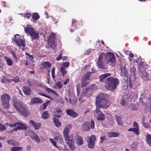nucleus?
Listing matches in <instances>:
<instances>
[{"mask_svg":"<svg viewBox=\"0 0 151 151\" xmlns=\"http://www.w3.org/2000/svg\"><path fill=\"white\" fill-rule=\"evenodd\" d=\"M71 127V126L70 124H68L65 127L63 132L64 137H67L69 135L68 134L70 132Z\"/></svg>","mask_w":151,"mask_h":151,"instance_id":"15","label":"nucleus"},{"mask_svg":"<svg viewBox=\"0 0 151 151\" xmlns=\"http://www.w3.org/2000/svg\"><path fill=\"white\" fill-rule=\"evenodd\" d=\"M57 138H58V141H59V142L60 143H62L63 140V138L62 137H57Z\"/></svg>","mask_w":151,"mask_h":151,"instance_id":"57","label":"nucleus"},{"mask_svg":"<svg viewBox=\"0 0 151 151\" xmlns=\"http://www.w3.org/2000/svg\"><path fill=\"white\" fill-rule=\"evenodd\" d=\"M92 69L94 70L93 68H92ZM94 72L95 71L93 70L92 72H90L89 73H87L84 76L82 80V86H85L89 83L90 80L89 78L90 76L92 75Z\"/></svg>","mask_w":151,"mask_h":151,"instance_id":"10","label":"nucleus"},{"mask_svg":"<svg viewBox=\"0 0 151 151\" xmlns=\"http://www.w3.org/2000/svg\"><path fill=\"white\" fill-rule=\"evenodd\" d=\"M66 113L69 116L73 117H76L78 116V114L74 112L71 109H67L66 110Z\"/></svg>","mask_w":151,"mask_h":151,"instance_id":"18","label":"nucleus"},{"mask_svg":"<svg viewBox=\"0 0 151 151\" xmlns=\"http://www.w3.org/2000/svg\"><path fill=\"white\" fill-rule=\"evenodd\" d=\"M146 139L148 144L151 146V135H147L146 137Z\"/></svg>","mask_w":151,"mask_h":151,"instance_id":"35","label":"nucleus"},{"mask_svg":"<svg viewBox=\"0 0 151 151\" xmlns=\"http://www.w3.org/2000/svg\"><path fill=\"white\" fill-rule=\"evenodd\" d=\"M30 137L32 139L34 140L37 143H39L40 139L39 136L34 132H32L30 135Z\"/></svg>","mask_w":151,"mask_h":151,"instance_id":"16","label":"nucleus"},{"mask_svg":"<svg viewBox=\"0 0 151 151\" xmlns=\"http://www.w3.org/2000/svg\"><path fill=\"white\" fill-rule=\"evenodd\" d=\"M107 135L109 137H118L119 134L116 132H108L107 133Z\"/></svg>","mask_w":151,"mask_h":151,"instance_id":"21","label":"nucleus"},{"mask_svg":"<svg viewBox=\"0 0 151 151\" xmlns=\"http://www.w3.org/2000/svg\"><path fill=\"white\" fill-rule=\"evenodd\" d=\"M18 125H19L21 129H27V126L20 122H18Z\"/></svg>","mask_w":151,"mask_h":151,"instance_id":"42","label":"nucleus"},{"mask_svg":"<svg viewBox=\"0 0 151 151\" xmlns=\"http://www.w3.org/2000/svg\"><path fill=\"white\" fill-rule=\"evenodd\" d=\"M12 40L19 47L22 46L24 47L25 46L24 40L23 36L19 34H16L14 35Z\"/></svg>","mask_w":151,"mask_h":151,"instance_id":"6","label":"nucleus"},{"mask_svg":"<svg viewBox=\"0 0 151 151\" xmlns=\"http://www.w3.org/2000/svg\"><path fill=\"white\" fill-rule=\"evenodd\" d=\"M133 126L135 128L139 129L138 124L136 122H134Z\"/></svg>","mask_w":151,"mask_h":151,"instance_id":"55","label":"nucleus"},{"mask_svg":"<svg viewBox=\"0 0 151 151\" xmlns=\"http://www.w3.org/2000/svg\"><path fill=\"white\" fill-rule=\"evenodd\" d=\"M49 140L55 147H56L58 148V147L56 145V141L57 142H58V139L57 137H55L54 138V139L50 138Z\"/></svg>","mask_w":151,"mask_h":151,"instance_id":"27","label":"nucleus"},{"mask_svg":"<svg viewBox=\"0 0 151 151\" xmlns=\"http://www.w3.org/2000/svg\"><path fill=\"white\" fill-rule=\"evenodd\" d=\"M131 73L133 75H134L135 74V68L132 67L130 69Z\"/></svg>","mask_w":151,"mask_h":151,"instance_id":"54","label":"nucleus"},{"mask_svg":"<svg viewBox=\"0 0 151 151\" xmlns=\"http://www.w3.org/2000/svg\"><path fill=\"white\" fill-rule=\"evenodd\" d=\"M90 127V129H93L95 127V123L93 119H91V122H90L89 127Z\"/></svg>","mask_w":151,"mask_h":151,"instance_id":"41","label":"nucleus"},{"mask_svg":"<svg viewBox=\"0 0 151 151\" xmlns=\"http://www.w3.org/2000/svg\"><path fill=\"white\" fill-rule=\"evenodd\" d=\"M105 139V137H101L100 138L101 141H100V142L102 143Z\"/></svg>","mask_w":151,"mask_h":151,"instance_id":"63","label":"nucleus"},{"mask_svg":"<svg viewBox=\"0 0 151 151\" xmlns=\"http://www.w3.org/2000/svg\"><path fill=\"white\" fill-rule=\"evenodd\" d=\"M9 125L11 127H15L16 126L18 125V122H15L13 124H10Z\"/></svg>","mask_w":151,"mask_h":151,"instance_id":"53","label":"nucleus"},{"mask_svg":"<svg viewBox=\"0 0 151 151\" xmlns=\"http://www.w3.org/2000/svg\"><path fill=\"white\" fill-rule=\"evenodd\" d=\"M97 119L98 120H104L105 119V116L103 113H100V114L98 115Z\"/></svg>","mask_w":151,"mask_h":151,"instance_id":"32","label":"nucleus"},{"mask_svg":"<svg viewBox=\"0 0 151 151\" xmlns=\"http://www.w3.org/2000/svg\"><path fill=\"white\" fill-rule=\"evenodd\" d=\"M4 58L6 62L7 65L8 66H10L12 65L13 62L9 58L6 56H5L4 57Z\"/></svg>","mask_w":151,"mask_h":151,"instance_id":"30","label":"nucleus"},{"mask_svg":"<svg viewBox=\"0 0 151 151\" xmlns=\"http://www.w3.org/2000/svg\"><path fill=\"white\" fill-rule=\"evenodd\" d=\"M106 95L103 93H100L96 99V105L97 107L106 109L109 106V101L106 99Z\"/></svg>","mask_w":151,"mask_h":151,"instance_id":"2","label":"nucleus"},{"mask_svg":"<svg viewBox=\"0 0 151 151\" xmlns=\"http://www.w3.org/2000/svg\"><path fill=\"white\" fill-rule=\"evenodd\" d=\"M29 124L31 127H33L35 129H39L41 126V124L40 123H36L32 120L29 121Z\"/></svg>","mask_w":151,"mask_h":151,"instance_id":"14","label":"nucleus"},{"mask_svg":"<svg viewBox=\"0 0 151 151\" xmlns=\"http://www.w3.org/2000/svg\"><path fill=\"white\" fill-rule=\"evenodd\" d=\"M137 64L138 65V69L139 75H144V77H145V78H146L147 75L145 71V67L146 65L145 63L139 61H138Z\"/></svg>","mask_w":151,"mask_h":151,"instance_id":"9","label":"nucleus"},{"mask_svg":"<svg viewBox=\"0 0 151 151\" xmlns=\"http://www.w3.org/2000/svg\"><path fill=\"white\" fill-rule=\"evenodd\" d=\"M45 91L48 93H52L56 96H58V94L53 90L46 87H45Z\"/></svg>","mask_w":151,"mask_h":151,"instance_id":"26","label":"nucleus"},{"mask_svg":"<svg viewBox=\"0 0 151 151\" xmlns=\"http://www.w3.org/2000/svg\"><path fill=\"white\" fill-rule=\"evenodd\" d=\"M68 98L67 97H65V100L67 102L70 103L72 105H74L77 102V100L76 99L71 101L70 97V95L68 96Z\"/></svg>","mask_w":151,"mask_h":151,"instance_id":"28","label":"nucleus"},{"mask_svg":"<svg viewBox=\"0 0 151 151\" xmlns=\"http://www.w3.org/2000/svg\"><path fill=\"white\" fill-rule=\"evenodd\" d=\"M25 55L27 56V57H28L29 58L30 60H31L32 62H33V57L32 55L28 53H26Z\"/></svg>","mask_w":151,"mask_h":151,"instance_id":"48","label":"nucleus"},{"mask_svg":"<svg viewBox=\"0 0 151 151\" xmlns=\"http://www.w3.org/2000/svg\"><path fill=\"white\" fill-rule=\"evenodd\" d=\"M12 54L13 57L15 59H17V58L16 56V54L14 52H12Z\"/></svg>","mask_w":151,"mask_h":151,"instance_id":"61","label":"nucleus"},{"mask_svg":"<svg viewBox=\"0 0 151 151\" xmlns=\"http://www.w3.org/2000/svg\"><path fill=\"white\" fill-rule=\"evenodd\" d=\"M51 17L53 21L55 22V24H56L58 22L59 18L58 17L56 16L54 17L51 16Z\"/></svg>","mask_w":151,"mask_h":151,"instance_id":"40","label":"nucleus"},{"mask_svg":"<svg viewBox=\"0 0 151 151\" xmlns=\"http://www.w3.org/2000/svg\"><path fill=\"white\" fill-rule=\"evenodd\" d=\"M60 71L61 73L63 76L65 75L67 73V71L65 69V68L61 67L60 69Z\"/></svg>","mask_w":151,"mask_h":151,"instance_id":"43","label":"nucleus"},{"mask_svg":"<svg viewBox=\"0 0 151 151\" xmlns=\"http://www.w3.org/2000/svg\"><path fill=\"white\" fill-rule=\"evenodd\" d=\"M119 84V82L118 78L109 77L106 79L105 86L107 90L112 91L115 89Z\"/></svg>","mask_w":151,"mask_h":151,"instance_id":"1","label":"nucleus"},{"mask_svg":"<svg viewBox=\"0 0 151 151\" xmlns=\"http://www.w3.org/2000/svg\"><path fill=\"white\" fill-rule=\"evenodd\" d=\"M76 143L78 145H81L83 144V139L82 137H78L76 139Z\"/></svg>","mask_w":151,"mask_h":151,"instance_id":"29","label":"nucleus"},{"mask_svg":"<svg viewBox=\"0 0 151 151\" xmlns=\"http://www.w3.org/2000/svg\"><path fill=\"white\" fill-rule=\"evenodd\" d=\"M106 54L102 53L99 56L98 60L96 62V66L99 68L102 69L105 68L106 65Z\"/></svg>","mask_w":151,"mask_h":151,"instance_id":"3","label":"nucleus"},{"mask_svg":"<svg viewBox=\"0 0 151 151\" xmlns=\"http://www.w3.org/2000/svg\"><path fill=\"white\" fill-rule=\"evenodd\" d=\"M129 59L131 60V58H132L134 57V55L132 54V53H130L129 55Z\"/></svg>","mask_w":151,"mask_h":151,"instance_id":"62","label":"nucleus"},{"mask_svg":"<svg viewBox=\"0 0 151 151\" xmlns=\"http://www.w3.org/2000/svg\"><path fill=\"white\" fill-rule=\"evenodd\" d=\"M69 65V62H65L63 63L61 67L65 68L68 67Z\"/></svg>","mask_w":151,"mask_h":151,"instance_id":"44","label":"nucleus"},{"mask_svg":"<svg viewBox=\"0 0 151 151\" xmlns=\"http://www.w3.org/2000/svg\"><path fill=\"white\" fill-rule=\"evenodd\" d=\"M121 104L122 105L124 106H126L127 104L125 102V100H123L121 102Z\"/></svg>","mask_w":151,"mask_h":151,"instance_id":"59","label":"nucleus"},{"mask_svg":"<svg viewBox=\"0 0 151 151\" xmlns=\"http://www.w3.org/2000/svg\"><path fill=\"white\" fill-rule=\"evenodd\" d=\"M72 25L75 27H77V21L76 19H74L72 21Z\"/></svg>","mask_w":151,"mask_h":151,"instance_id":"46","label":"nucleus"},{"mask_svg":"<svg viewBox=\"0 0 151 151\" xmlns=\"http://www.w3.org/2000/svg\"><path fill=\"white\" fill-rule=\"evenodd\" d=\"M51 66V64L49 62L45 61L43 62L41 65L40 68L42 69L50 68Z\"/></svg>","mask_w":151,"mask_h":151,"instance_id":"17","label":"nucleus"},{"mask_svg":"<svg viewBox=\"0 0 151 151\" xmlns=\"http://www.w3.org/2000/svg\"><path fill=\"white\" fill-rule=\"evenodd\" d=\"M96 105V111L95 112H96V113H98V114H100V113H102L100 110V108L101 107H97V105Z\"/></svg>","mask_w":151,"mask_h":151,"instance_id":"52","label":"nucleus"},{"mask_svg":"<svg viewBox=\"0 0 151 151\" xmlns=\"http://www.w3.org/2000/svg\"><path fill=\"white\" fill-rule=\"evenodd\" d=\"M50 102V101H47L45 103H44L43 105L41 106V108L42 109L44 110L47 107V105Z\"/></svg>","mask_w":151,"mask_h":151,"instance_id":"39","label":"nucleus"},{"mask_svg":"<svg viewBox=\"0 0 151 151\" xmlns=\"http://www.w3.org/2000/svg\"><path fill=\"white\" fill-rule=\"evenodd\" d=\"M10 150L11 151H20L22 149L21 147H13L11 148Z\"/></svg>","mask_w":151,"mask_h":151,"instance_id":"36","label":"nucleus"},{"mask_svg":"<svg viewBox=\"0 0 151 151\" xmlns=\"http://www.w3.org/2000/svg\"><path fill=\"white\" fill-rule=\"evenodd\" d=\"M6 128L4 126L0 123V131H3Z\"/></svg>","mask_w":151,"mask_h":151,"instance_id":"49","label":"nucleus"},{"mask_svg":"<svg viewBox=\"0 0 151 151\" xmlns=\"http://www.w3.org/2000/svg\"><path fill=\"white\" fill-rule=\"evenodd\" d=\"M55 87L58 88H60L62 87V85L60 81L57 82L55 84Z\"/></svg>","mask_w":151,"mask_h":151,"instance_id":"45","label":"nucleus"},{"mask_svg":"<svg viewBox=\"0 0 151 151\" xmlns=\"http://www.w3.org/2000/svg\"><path fill=\"white\" fill-rule=\"evenodd\" d=\"M56 112L58 114L59 113L61 115H63V114L62 113V110L60 109H57L56 110Z\"/></svg>","mask_w":151,"mask_h":151,"instance_id":"60","label":"nucleus"},{"mask_svg":"<svg viewBox=\"0 0 151 151\" xmlns=\"http://www.w3.org/2000/svg\"><path fill=\"white\" fill-rule=\"evenodd\" d=\"M111 75L109 73H106L101 75L99 76V80L101 81H102L105 80L106 78Z\"/></svg>","mask_w":151,"mask_h":151,"instance_id":"22","label":"nucleus"},{"mask_svg":"<svg viewBox=\"0 0 151 151\" xmlns=\"http://www.w3.org/2000/svg\"><path fill=\"white\" fill-rule=\"evenodd\" d=\"M54 120V122L55 124V125L57 127H60L61 125V122L60 121H59V120H58V119H57L56 118H54L53 119Z\"/></svg>","mask_w":151,"mask_h":151,"instance_id":"33","label":"nucleus"},{"mask_svg":"<svg viewBox=\"0 0 151 151\" xmlns=\"http://www.w3.org/2000/svg\"><path fill=\"white\" fill-rule=\"evenodd\" d=\"M143 125L145 128H148L150 127V125L149 123H145L144 122L143 123Z\"/></svg>","mask_w":151,"mask_h":151,"instance_id":"51","label":"nucleus"},{"mask_svg":"<svg viewBox=\"0 0 151 151\" xmlns=\"http://www.w3.org/2000/svg\"><path fill=\"white\" fill-rule=\"evenodd\" d=\"M128 131L133 132L137 135L139 134V129L134 128H131L127 130Z\"/></svg>","mask_w":151,"mask_h":151,"instance_id":"25","label":"nucleus"},{"mask_svg":"<svg viewBox=\"0 0 151 151\" xmlns=\"http://www.w3.org/2000/svg\"><path fill=\"white\" fill-rule=\"evenodd\" d=\"M23 91L26 95H29L30 94L32 90L29 87L24 86L23 88Z\"/></svg>","mask_w":151,"mask_h":151,"instance_id":"19","label":"nucleus"},{"mask_svg":"<svg viewBox=\"0 0 151 151\" xmlns=\"http://www.w3.org/2000/svg\"><path fill=\"white\" fill-rule=\"evenodd\" d=\"M55 36L54 33L52 34L48 37L47 41L48 44L52 48H54L55 47Z\"/></svg>","mask_w":151,"mask_h":151,"instance_id":"12","label":"nucleus"},{"mask_svg":"<svg viewBox=\"0 0 151 151\" xmlns=\"http://www.w3.org/2000/svg\"><path fill=\"white\" fill-rule=\"evenodd\" d=\"M96 140V137L94 135H91L88 142V147L90 149L94 148L95 145V141Z\"/></svg>","mask_w":151,"mask_h":151,"instance_id":"13","label":"nucleus"},{"mask_svg":"<svg viewBox=\"0 0 151 151\" xmlns=\"http://www.w3.org/2000/svg\"><path fill=\"white\" fill-rule=\"evenodd\" d=\"M55 68H53L52 69V78L54 80L55 78Z\"/></svg>","mask_w":151,"mask_h":151,"instance_id":"50","label":"nucleus"},{"mask_svg":"<svg viewBox=\"0 0 151 151\" xmlns=\"http://www.w3.org/2000/svg\"><path fill=\"white\" fill-rule=\"evenodd\" d=\"M89 124L90 122H84L83 125V129L85 131L89 130H90V127H89Z\"/></svg>","mask_w":151,"mask_h":151,"instance_id":"24","label":"nucleus"},{"mask_svg":"<svg viewBox=\"0 0 151 151\" xmlns=\"http://www.w3.org/2000/svg\"><path fill=\"white\" fill-rule=\"evenodd\" d=\"M21 128L19 126V125H18L17 127L15 128L14 129V130L15 131H17L19 129H21Z\"/></svg>","mask_w":151,"mask_h":151,"instance_id":"64","label":"nucleus"},{"mask_svg":"<svg viewBox=\"0 0 151 151\" xmlns=\"http://www.w3.org/2000/svg\"><path fill=\"white\" fill-rule=\"evenodd\" d=\"M25 33L30 36L33 39L38 38L39 36V33L35 31L34 29L30 27V25H28L26 27H24Z\"/></svg>","mask_w":151,"mask_h":151,"instance_id":"4","label":"nucleus"},{"mask_svg":"<svg viewBox=\"0 0 151 151\" xmlns=\"http://www.w3.org/2000/svg\"><path fill=\"white\" fill-rule=\"evenodd\" d=\"M64 137L66 143L68 145L69 148L70 150H73L74 149V147L73 137L70 135H68L67 137Z\"/></svg>","mask_w":151,"mask_h":151,"instance_id":"11","label":"nucleus"},{"mask_svg":"<svg viewBox=\"0 0 151 151\" xmlns=\"http://www.w3.org/2000/svg\"><path fill=\"white\" fill-rule=\"evenodd\" d=\"M12 145L13 146L18 145V143L17 142H16L15 141L13 140Z\"/></svg>","mask_w":151,"mask_h":151,"instance_id":"58","label":"nucleus"},{"mask_svg":"<svg viewBox=\"0 0 151 151\" xmlns=\"http://www.w3.org/2000/svg\"><path fill=\"white\" fill-rule=\"evenodd\" d=\"M116 120L119 125L121 126L123 125V123L121 117L116 116Z\"/></svg>","mask_w":151,"mask_h":151,"instance_id":"34","label":"nucleus"},{"mask_svg":"<svg viewBox=\"0 0 151 151\" xmlns=\"http://www.w3.org/2000/svg\"><path fill=\"white\" fill-rule=\"evenodd\" d=\"M31 17V15L29 13H27L24 16V17H26L27 19H29Z\"/></svg>","mask_w":151,"mask_h":151,"instance_id":"56","label":"nucleus"},{"mask_svg":"<svg viewBox=\"0 0 151 151\" xmlns=\"http://www.w3.org/2000/svg\"><path fill=\"white\" fill-rule=\"evenodd\" d=\"M13 106L17 111L22 115H24L26 112L27 109L24 103L16 102L13 103Z\"/></svg>","mask_w":151,"mask_h":151,"instance_id":"5","label":"nucleus"},{"mask_svg":"<svg viewBox=\"0 0 151 151\" xmlns=\"http://www.w3.org/2000/svg\"><path fill=\"white\" fill-rule=\"evenodd\" d=\"M106 65L108 64L111 66L114 65L116 61V58L114 55L111 52L106 53Z\"/></svg>","mask_w":151,"mask_h":151,"instance_id":"8","label":"nucleus"},{"mask_svg":"<svg viewBox=\"0 0 151 151\" xmlns=\"http://www.w3.org/2000/svg\"><path fill=\"white\" fill-rule=\"evenodd\" d=\"M97 87L95 85L93 84L91 86L90 88L89 89H87L85 90H84L83 91V93H82V95H83V93L85 92L86 91H87L88 90V91H95V90L97 89Z\"/></svg>","mask_w":151,"mask_h":151,"instance_id":"23","label":"nucleus"},{"mask_svg":"<svg viewBox=\"0 0 151 151\" xmlns=\"http://www.w3.org/2000/svg\"><path fill=\"white\" fill-rule=\"evenodd\" d=\"M25 55L27 56V57H28L29 58L30 60H31L32 62H33V57L32 55L28 53H26Z\"/></svg>","mask_w":151,"mask_h":151,"instance_id":"47","label":"nucleus"},{"mask_svg":"<svg viewBox=\"0 0 151 151\" xmlns=\"http://www.w3.org/2000/svg\"><path fill=\"white\" fill-rule=\"evenodd\" d=\"M50 116V114L47 111H45L43 112L42 117L43 119H47Z\"/></svg>","mask_w":151,"mask_h":151,"instance_id":"31","label":"nucleus"},{"mask_svg":"<svg viewBox=\"0 0 151 151\" xmlns=\"http://www.w3.org/2000/svg\"><path fill=\"white\" fill-rule=\"evenodd\" d=\"M121 73L123 75H125L127 71L125 66H121Z\"/></svg>","mask_w":151,"mask_h":151,"instance_id":"37","label":"nucleus"},{"mask_svg":"<svg viewBox=\"0 0 151 151\" xmlns=\"http://www.w3.org/2000/svg\"><path fill=\"white\" fill-rule=\"evenodd\" d=\"M31 103L32 104L42 103V101L41 99L37 97H34L31 99Z\"/></svg>","mask_w":151,"mask_h":151,"instance_id":"20","label":"nucleus"},{"mask_svg":"<svg viewBox=\"0 0 151 151\" xmlns=\"http://www.w3.org/2000/svg\"><path fill=\"white\" fill-rule=\"evenodd\" d=\"M11 98L10 96L7 94H4L1 97V100L4 107L8 108L10 106L9 101Z\"/></svg>","mask_w":151,"mask_h":151,"instance_id":"7","label":"nucleus"},{"mask_svg":"<svg viewBox=\"0 0 151 151\" xmlns=\"http://www.w3.org/2000/svg\"><path fill=\"white\" fill-rule=\"evenodd\" d=\"M32 17L33 19L37 21L39 19L40 16L38 15L37 13L35 12L33 14Z\"/></svg>","mask_w":151,"mask_h":151,"instance_id":"38","label":"nucleus"}]
</instances>
